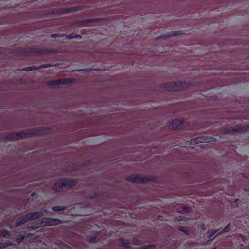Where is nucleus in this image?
<instances>
[{"instance_id":"1","label":"nucleus","mask_w":249,"mask_h":249,"mask_svg":"<svg viewBox=\"0 0 249 249\" xmlns=\"http://www.w3.org/2000/svg\"><path fill=\"white\" fill-rule=\"evenodd\" d=\"M50 129L46 127H37L21 131L19 132H12L5 136L4 139L14 141L23 138H30L33 136H41L49 133Z\"/></svg>"},{"instance_id":"2","label":"nucleus","mask_w":249,"mask_h":249,"mask_svg":"<svg viewBox=\"0 0 249 249\" xmlns=\"http://www.w3.org/2000/svg\"><path fill=\"white\" fill-rule=\"evenodd\" d=\"M128 181L135 183H144L154 182L157 180V178L152 175H146L142 174H135L126 178Z\"/></svg>"},{"instance_id":"3","label":"nucleus","mask_w":249,"mask_h":249,"mask_svg":"<svg viewBox=\"0 0 249 249\" xmlns=\"http://www.w3.org/2000/svg\"><path fill=\"white\" fill-rule=\"evenodd\" d=\"M16 53L20 55H30L33 54L42 55L51 53L50 49L47 48H20L16 50Z\"/></svg>"},{"instance_id":"4","label":"nucleus","mask_w":249,"mask_h":249,"mask_svg":"<svg viewBox=\"0 0 249 249\" xmlns=\"http://www.w3.org/2000/svg\"><path fill=\"white\" fill-rule=\"evenodd\" d=\"M191 85L190 82L183 81L170 82L165 83L162 89L165 91H176L188 89Z\"/></svg>"},{"instance_id":"5","label":"nucleus","mask_w":249,"mask_h":249,"mask_svg":"<svg viewBox=\"0 0 249 249\" xmlns=\"http://www.w3.org/2000/svg\"><path fill=\"white\" fill-rule=\"evenodd\" d=\"M76 184L77 180L75 179L62 178L53 185V189L55 191L60 192L63 191L64 188L70 189Z\"/></svg>"},{"instance_id":"6","label":"nucleus","mask_w":249,"mask_h":249,"mask_svg":"<svg viewBox=\"0 0 249 249\" xmlns=\"http://www.w3.org/2000/svg\"><path fill=\"white\" fill-rule=\"evenodd\" d=\"M216 139L213 136H201L191 139L190 143L192 144H197L199 143H206L209 142H214Z\"/></svg>"},{"instance_id":"7","label":"nucleus","mask_w":249,"mask_h":249,"mask_svg":"<svg viewBox=\"0 0 249 249\" xmlns=\"http://www.w3.org/2000/svg\"><path fill=\"white\" fill-rule=\"evenodd\" d=\"M63 222L57 218H43L41 221V224L44 226H55L61 224Z\"/></svg>"},{"instance_id":"8","label":"nucleus","mask_w":249,"mask_h":249,"mask_svg":"<svg viewBox=\"0 0 249 249\" xmlns=\"http://www.w3.org/2000/svg\"><path fill=\"white\" fill-rule=\"evenodd\" d=\"M169 126L173 129H180L185 127L184 121L182 119H176L169 123Z\"/></svg>"},{"instance_id":"9","label":"nucleus","mask_w":249,"mask_h":249,"mask_svg":"<svg viewBox=\"0 0 249 249\" xmlns=\"http://www.w3.org/2000/svg\"><path fill=\"white\" fill-rule=\"evenodd\" d=\"M44 215L42 211H36L32 213H29L26 214V218L28 220H36Z\"/></svg>"},{"instance_id":"10","label":"nucleus","mask_w":249,"mask_h":249,"mask_svg":"<svg viewBox=\"0 0 249 249\" xmlns=\"http://www.w3.org/2000/svg\"><path fill=\"white\" fill-rule=\"evenodd\" d=\"M244 128L241 126H237L235 127L225 128L223 130L224 134H229L235 133H239L243 130Z\"/></svg>"},{"instance_id":"11","label":"nucleus","mask_w":249,"mask_h":249,"mask_svg":"<svg viewBox=\"0 0 249 249\" xmlns=\"http://www.w3.org/2000/svg\"><path fill=\"white\" fill-rule=\"evenodd\" d=\"M83 9V7L81 6H77L74 7H71L67 8H63L60 9L59 12L60 14H67L77 11H82Z\"/></svg>"},{"instance_id":"12","label":"nucleus","mask_w":249,"mask_h":249,"mask_svg":"<svg viewBox=\"0 0 249 249\" xmlns=\"http://www.w3.org/2000/svg\"><path fill=\"white\" fill-rule=\"evenodd\" d=\"M131 242L127 239H124L123 238L119 239V246L126 249L131 248L130 246Z\"/></svg>"},{"instance_id":"13","label":"nucleus","mask_w":249,"mask_h":249,"mask_svg":"<svg viewBox=\"0 0 249 249\" xmlns=\"http://www.w3.org/2000/svg\"><path fill=\"white\" fill-rule=\"evenodd\" d=\"M182 34V32L180 30L173 31L167 33L165 34V37L168 38H171L174 36H177Z\"/></svg>"},{"instance_id":"14","label":"nucleus","mask_w":249,"mask_h":249,"mask_svg":"<svg viewBox=\"0 0 249 249\" xmlns=\"http://www.w3.org/2000/svg\"><path fill=\"white\" fill-rule=\"evenodd\" d=\"M28 219L26 218V214L24 216H22L18 218L15 223V226L16 227H19L22 224L25 223L27 221H28Z\"/></svg>"},{"instance_id":"15","label":"nucleus","mask_w":249,"mask_h":249,"mask_svg":"<svg viewBox=\"0 0 249 249\" xmlns=\"http://www.w3.org/2000/svg\"><path fill=\"white\" fill-rule=\"evenodd\" d=\"M10 235V232L9 230L3 229L0 230V236L3 237H5Z\"/></svg>"},{"instance_id":"16","label":"nucleus","mask_w":249,"mask_h":249,"mask_svg":"<svg viewBox=\"0 0 249 249\" xmlns=\"http://www.w3.org/2000/svg\"><path fill=\"white\" fill-rule=\"evenodd\" d=\"M231 229V225L230 224H228L227 226H226L221 231L218 233V235H221L224 233L228 232L230 231Z\"/></svg>"},{"instance_id":"17","label":"nucleus","mask_w":249,"mask_h":249,"mask_svg":"<svg viewBox=\"0 0 249 249\" xmlns=\"http://www.w3.org/2000/svg\"><path fill=\"white\" fill-rule=\"evenodd\" d=\"M67 207L64 206H54L52 207V209L54 211H62L65 210Z\"/></svg>"},{"instance_id":"18","label":"nucleus","mask_w":249,"mask_h":249,"mask_svg":"<svg viewBox=\"0 0 249 249\" xmlns=\"http://www.w3.org/2000/svg\"><path fill=\"white\" fill-rule=\"evenodd\" d=\"M60 81H59V79L56 80H52L49 81L47 84L49 86L51 87H54L55 86L60 85Z\"/></svg>"},{"instance_id":"19","label":"nucleus","mask_w":249,"mask_h":249,"mask_svg":"<svg viewBox=\"0 0 249 249\" xmlns=\"http://www.w3.org/2000/svg\"><path fill=\"white\" fill-rule=\"evenodd\" d=\"M156 247L155 244H149L144 245L142 247H139L137 249H152L155 248Z\"/></svg>"},{"instance_id":"20","label":"nucleus","mask_w":249,"mask_h":249,"mask_svg":"<svg viewBox=\"0 0 249 249\" xmlns=\"http://www.w3.org/2000/svg\"><path fill=\"white\" fill-rule=\"evenodd\" d=\"M34 70H37V67L36 66L26 67L22 69V71H32Z\"/></svg>"},{"instance_id":"21","label":"nucleus","mask_w":249,"mask_h":249,"mask_svg":"<svg viewBox=\"0 0 249 249\" xmlns=\"http://www.w3.org/2000/svg\"><path fill=\"white\" fill-rule=\"evenodd\" d=\"M177 229L179 231H181V232L185 233L186 235H189V231L188 230L187 227H182V226H178L177 228Z\"/></svg>"},{"instance_id":"22","label":"nucleus","mask_w":249,"mask_h":249,"mask_svg":"<svg viewBox=\"0 0 249 249\" xmlns=\"http://www.w3.org/2000/svg\"><path fill=\"white\" fill-rule=\"evenodd\" d=\"M24 239H25L24 235H20L17 237L16 240H15V241L18 245H19L20 243H21L24 240Z\"/></svg>"},{"instance_id":"23","label":"nucleus","mask_w":249,"mask_h":249,"mask_svg":"<svg viewBox=\"0 0 249 249\" xmlns=\"http://www.w3.org/2000/svg\"><path fill=\"white\" fill-rule=\"evenodd\" d=\"M181 211L182 213H189L191 212V208L188 206H183L181 207Z\"/></svg>"},{"instance_id":"24","label":"nucleus","mask_w":249,"mask_h":249,"mask_svg":"<svg viewBox=\"0 0 249 249\" xmlns=\"http://www.w3.org/2000/svg\"><path fill=\"white\" fill-rule=\"evenodd\" d=\"M60 84H67L71 82V79L70 78H64L59 79Z\"/></svg>"},{"instance_id":"25","label":"nucleus","mask_w":249,"mask_h":249,"mask_svg":"<svg viewBox=\"0 0 249 249\" xmlns=\"http://www.w3.org/2000/svg\"><path fill=\"white\" fill-rule=\"evenodd\" d=\"M89 197L90 198H91V199H99V197H100V194L97 193H93L92 194H91Z\"/></svg>"},{"instance_id":"26","label":"nucleus","mask_w":249,"mask_h":249,"mask_svg":"<svg viewBox=\"0 0 249 249\" xmlns=\"http://www.w3.org/2000/svg\"><path fill=\"white\" fill-rule=\"evenodd\" d=\"M219 230L218 229H217V230H214L213 231H211L209 234V235H208V237L209 238H210V240H213V238L212 237L215 235L216 234L217 232Z\"/></svg>"},{"instance_id":"27","label":"nucleus","mask_w":249,"mask_h":249,"mask_svg":"<svg viewBox=\"0 0 249 249\" xmlns=\"http://www.w3.org/2000/svg\"><path fill=\"white\" fill-rule=\"evenodd\" d=\"M176 220L178 222H181V221H188L189 219L181 216H178L176 218Z\"/></svg>"},{"instance_id":"28","label":"nucleus","mask_w":249,"mask_h":249,"mask_svg":"<svg viewBox=\"0 0 249 249\" xmlns=\"http://www.w3.org/2000/svg\"><path fill=\"white\" fill-rule=\"evenodd\" d=\"M52 66V65H51L49 63H46V64H43L40 65L39 66L37 67V70H40L41 69L43 68H49Z\"/></svg>"},{"instance_id":"29","label":"nucleus","mask_w":249,"mask_h":249,"mask_svg":"<svg viewBox=\"0 0 249 249\" xmlns=\"http://www.w3.org/2000/svg\"><path fill=\"white\" fill-rule=\"evenodd\" d=\"M88 241L89 243H96L97 242V239L94 236H91L88 238Z\"/></svg>"},{"instance_id":"30","label":"nucleus","mask_w":249,"mask_h":249,"mask_svg":"<svg viewBox=\"0 0 249 249\" xmlns=\"http://www.w3.org/2000/svg\"><path fill=\"white\" fill-rule=\"evenodd\" d=\"M63 36V34H58V33L52 34L51 35L50 37L52 38H56L58 37H63V36Z\"/></svg>"},{"instance_id":"31","label":"nucleus","mask_w":249,"mask_h":249,"mask_svg":"<svg viewBox=\"0 0 249 249\" xmlns=\"http://www.w3.org/2000/svg\"><path fill=\"white\" fill-rule=\"evenodd\" d=\"M63 37H65L66 39H74V34H71L70 35H66L65 34H63Z\"/></svg>"},{"instance_id":"32","label":"nucleus","mask_w":249,"mask_h":249,"mask_svg":"<svg viewBox=\"0 0 249 249\" xmlns=\"http://www.w3.org/2000/svg\"><path fill=\"white\" fill-rule=\"evenodd\" d=\"M132 243L135 245H138L140 244L141 241L138 239L134 238L132 241Z\"/></svg>"},{"instance_id":"33","label":"nucleus","mask_w":249,"mask_h":249,"mask_svg":"<svg viewBox=\"0 0 249 249\" xmlns=\"http://www.w3.org/2000/svg\"><path fill=\"white\" fill-rule=\"evenodd\" d=\"M28 228L29 229H36L38 228V227L37 224L33 223L31 225H29Z\"/></svg>"},{"instance_id":"34","label":"nucleus","mask_w":249,"mask_h":249,"mask_svg":"<svg viewBox=\"0 0 249 249\" xmlns=\"http://www.w3.org/2000/svg\"><path fill=\"white\" fill-rule=\"evenodd\" d=\"M25 236V238H31L33 236H34V234L32 233H27Z\"/></svg>"},{"instance_id":"35","label":"nucleus","mask_w":249,"mask_h":249,"mask_svg":"<svg viewBox=\"0 0 249 249\" xmlns=\"http://www.w3.org/2000/svg\"><path fill=\"white\" fill-rule=\"evenodd\" d=\"M93 19H87V20H85L84 21H82V23L85 24V23H92L93 22Z\"/></svg>"},{"instance_id":"36","label":"nucleus","mask_w":249,"mask_h":249,"mask_svg":"<svg viewBox=\"0 0 249 249\" xmlns=\"http://www.w3.org/2000/svg\"><path fill=\"white\" fill-rule=\"evenodd\" d=\"M6 247H7V245L6 243H4L0 241V249L5 248Z\"/></svg>"},{"instance_id":"37","label":"nucleus","mask_w":249,"mask_h":249,"mask_svg":"<svg viewBox=\"0 0 249 249\" xmlns=\"http://www.w3.org/2000/svg\"><path fill=\"white\" fill-rule=\"evenodd\" d=\"M82 38L81 36L78 34L74 35V39H77L80 40Z\"/></svg>"},{"instance_id":"38","label":"nucleus","mask_w":249,"mask_h":249,"mask_svg":"<svg viewBox=\"0 0 249 249\" xmlns=\"http://www.w3.org/2000/svg\"><path fill=\"white\" fill-rule=\"evenodd\" d=\"M78 71H79V72H81V71H86V72H87V71H89V70L87 69H84L79 70Z\"/></svg>"},{"instance_id":"39","label":"nucleus","mask_w":249,"mask_h":249,"mask_svg":"<svg viewBox=\"0 0 249 249\" xmlns=\"http://www.w3.org/2000/svg\"><path fill=\"white\" fill-rule=\"evenodd\" d=\"M42 211H43V212H45V213H46V212H47V210H46V209H43V210H42Z\"/></svg>"},{"instance_id":"40","label":"nucleus","mask_w":249,"mask_h":249,"mask_svg":"<svg viewBox=\"0 0 249 249\" xmlns=\"http://www.w3.org/2000/svg\"><path fill=\"white\" fill-rule=\"evenodd\" d=\"M209 249H217V248L216 247H214V248H210Z\"/></svg>"},{"instance_id":"41","label":"nucleus","mask_w":249,"mask_h":249,"mask_svg":"<svg viewBox=\"0 0 249 249\" xmlns=\"http://www.w3.org/2000/svg\"><path fill=\"white\" fill-rule=\"evenodd\" d=\"M34 195H35V193H33L31 195H32V196H34Z\"/></svg>"},{"instance_id":"42","label":"nucleus","mask_w":249,"mask_h":249,"mask_svg":"<svg viewBox=\"0 0 249 249\" xmlns=\"http://www.w3.org/2000/svg\"><path fill=\"white\" fill-rule=\"evenodd\" d=\"M248 249H249V247H248Z\"/></svg>"}]
</instances>
